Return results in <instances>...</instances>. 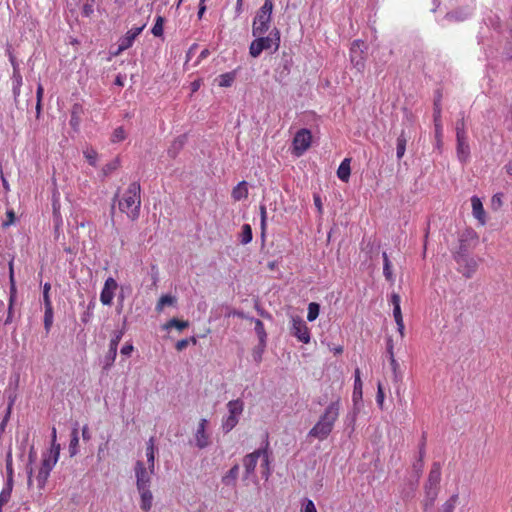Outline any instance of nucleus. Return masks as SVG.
<instances>
[{
  "label": "nucleus",
  "instance_id": "obj_1",
  "mask_svg": "<svg viewBox=\"0 0 512 512\" xmlns=\"http://www.w3.org/2000/svg\"><path fill=\"white\" fill-rule=\"evenodd\" d=\"M340 410L341 399L338 396L325 408L318 421L310 429L308 436L320 441L327 439L339 418Z\"/></svg>",
  "mask_w": 512,
  "mask_h": 512
},
{
  "label": "nucleus",
  "instance_id": "obj_2",
  "mask_svg": "<svg viewBox=\"0 0 512 512\" xmlns=\"http://www.w3.org/2000/svg\"><path fill=\"white\" fill-rule=\"evenodd\" d=\"M140 206L141 187L138 182H132L119 200V209L131 220H136L140 214Z\"/></svg>",
  "mask_w": 512,
  "mask_h": 512
},
{
  "label": "nucleus",
  "instance_id": "obj_3",
  "mask_svg": "<svg viewBox=\"0 0 512 512\" xmlns=\"http://www.w3.org/2000/svg\"><path fill=\"white\" fill-rule=\"evenodd\" d=\"M273 0H264L263 5L256 11L252 22V35L261 36L269 31L272 22Z\"/></svg>",
  "mask_w": 512,
  "mask_h": 512
},
{
  "label": "nucleus",
  "instance_id": "obj_4",
  "mask_svg": "<svg viewBox=\"0 0 512 512\" xmlns=\"http://www.w3.org/2000/svg\"><path fill=\"white\" fill-rule=\"evenodd\" d=\"M440 481H441V464L439 462H434L429 471L428 478L424 484V493H425L424 506L425 507L433 506V504L439 494Z\"/></svg>",
  "mask_w": 512,
  "mask_h": 512
},
{
  "label": "nucleus",
  "instance_id": "obj_5",
  "mask_svg": "<svg viewBox=\"0 0 512 512\" xmlns=\"http://www.w3.org/2000/svg\"><path fill=\"white\" fill-rule=\"evenodd\" d=\"M254 37L255 39L251 42L249 47V54L253 58L259 57L264 50H268L273 47L274 51H277L280 47V31L276 27H274L266 37L263 35Z\"/></svg>",
  "mask_w": 512,
  "mask_h": 512
},
{
  "label": "nucleus",
  "instance_id": "obj_6",
  "mask_svg": "<svg viewBox=\"0 0 512 512\" xmlns=\"http://www.w3.org/2000/svg\"><path fill=\"white\" fill-rule=\"evenodd\" d=\"M227 409L229 415L222 422V428L226 433L230 432L238 424V417L243 412L244 403L240 399L231 400L227 404Z\"/></svg>",
  "mask_w": 512,
  "mask_h": 512
},
{
  "label": "nucleus",
  "instance_id": "obj_7",
  "mask_svg": "<svg viewBox=\"0 0 512 512\" xmlns=\"http://www.w3.org/2000/svg\"><path fill=\"white\" fill-rule=\"evenodd\" d=\"M312 144V133L306 128H302L296 132L292 141V154L302 156Z\"/></svg>",
  "mask_w": 512,
  "mask_h": 512
},
{
  "label": "nucleus",
  "instance_id": "obj_8",
  "mask_svg": "<svg viewBox=\"0 0 512 512\" xmlns=\"http://www.w3.org/2000/svg\"><path fill=\"white\" fill-rule=\"evenodd\" d=\"M263 456V465L268 468L269 458L266 449H258L246 455L243 459L246 477L254 473L259 458Z\"/></svg>",
  "mask_w": 512,
  "mask_h": 512
},
{
  "label": "nucleus",
  "instance_id": "obj_9",
  "mask_svg": "<svg viewBox=\"0 0 512 512\" xmlns=\"http://www.w3.org/2000/svg\"><path fill=\"white\" fill-rule=\"evenodd\" d=\"M134 472H135V477H136L137 489H143L145 487H150L151 476L155 473V469L153 471H151L149 466L146 468L144 463L142 461L138 460L135 463Z\"/></svg>",
  "mask_w": 512,
  "mask_h": 512
},
{
  "label": "nucleus",
  "instance_id": "obj_10",
  "mask_svg": "<svg viewBox=\"0 0 512 512\" xmlns=\"http://www.w3.org/2000/svg\"><path fill=\"white\" fill-rule=\"evenodd\" d=\"M292 334L304 344L310 342V330L305 321L300 317L292 318Z\"/></svg>",
  "mask_w": 512,
  "mask_h": 512
},
{
  "label": "nucleus",
  "instance_id": "obj_11",
  "mask_svg": "<svg viewBox=\"0 0 512 512\" xmlns=\"http://www.w3.org/2000/svg\"><path fill=\"white\" fill-rule=\"evenodd\" d=\"M363 44V41L355 40L350 48V61L358 71H363L365 67L364 51L361 48Z\"/></svg>",
  "mask_w": 512,
  "mask_h": 512
},
{
  "label": "nucleus",
  "instance_id": "obj_12",
  "mask_svg": "<svg viewBox=\"0 0 512 512\" xmlns=\"http://www.w3.org/2000/svg\"><path fill=\"white\" fill-rule=\"evenodd\" d=\"M117 288L118 284L114 278L108 277L105 280L104 287L100 293V301L103 305L110 306L112 304Z\"/></svg>",
  "mask_w": 512,
  "mask_h": 512
},
{
  "label": "nucleus",
  "instance_id": "obj_13",
  "mask_svg": "<svg viewBox=\"0 0 512 512\" xmlns=\"http://www.w3.org/2000/svg\"><path fill=\"white\" fill-rule=\"evenodd\" d=\"M208 421L201 419L195 433L196 446L203 449L209 445V435L206 433Z\"/></svg>",
  "mask_w": 512,
  "mask_h": 512
},
{
  "label": "nucleus",
  "instance_id": "obj_14",
  "mask_svg": "<svg viewBox=\"0 0 512 512\" xmlns=\"http://www.w3.org/2000/svg\"><path fill=\"white\" fill-rule=\"evenodd\" d=\"M145 27L146 24L144 23L139 27H133L130 30H128L124 38L122 39L121 43L119 44V51H123L130 48L133 45L134 40L143 31Z\"/></svg>",
  "mask_w": 512,
  "mask_h": 512
},
{
  "label": "nucleus",
  "instance_id": "obj_15",
  "mask_svg": "<svg viewBox=\"0 0 512 512\" xmlns=\"http://www.w3.org/2000/svg\"><path fill=\"white\" fill-rule=\"evenodd\" d=\"M471 205H472V213L473 216L482 224L484 225L486 222V216H485V210L483 208L482 201L479 197L473 196L471 198Z\"/></svg>",
  "mask_w": 512,
  "mask_h": 512
},
{
  "label": "nucleus",
  "instance_id": "obj_16",
  "mask_svg": "<svg viewBox=\"0 0 512 512\" xmlns=\"http://www.w3.org/2000/svg\"><path fill=\"white\" fill-rule=\"evenodd\" d=\"M121 337H122V334L118 333L115 335V337H113L110 340L109 351H108V355H107V362L104 366V369L109 368L115 361V358L117 355V348H118V344L121 340Z\"/></svg>",
  "mask_w": 512,
  "mask_h": 512
},
{
  "label": "nucleus",
  "instance_id": "obj_17",
  "mask_svg": "<svg viewBox=\"0 0 512 512\" xmlns=\"http://www.w3.org/2000/svg\"><path fill=\"white\" fill-rule=\"evenodd\" d=\"M440 97L434 101V126H435V136L438 141H440L442 136V122H441V104Z\"/></svg>",
  "mask_w": 512,
  "mask_h": 512
},
{
  "label": "nucleus",
  "instance_id": "obj_18",
  "mask_svg": "<svg viewBox=\"0 0 512 512\" xmlns=\"http://www.w3.org/2000/svg\"><path fill=\"white\" fill-rule=\"evenodd\" d=\"M140 494V507L144 512H148L152 507L153 495L150 490V487H145L143 489H137Z\"/></svg>",
  "mask_w": 512,
  "mask_h": 512
},
{
  "label": "nucleus",
  "instance_id": "obj_19",
  "mask_svg": "<svg viewBox=\"0 0 512 512\" xmlns=\"http://www.w3.org/2000/svg\"><path fill=\"white\" fill-rule=\"evenodd\" d=\"M457 139V156L461 162H466L469 154L470 148L467 142V137L456 138Z\"/></svg>",
  "mask_w": 512,
  "mask_h": 512
},
{
  "label": "nucleus",
  "instance_id": "obj_20",
  "mask_svg": "<svg viewBox=\"0 0 512 512\" xmlns=\"http://www.w3.org/2000/svg\"><path fill=\"white\" fill-rule=\"evenodd\" d=\"M157 448L155 446V438L150 437L149 440L146 442V457H147V464L151 471L155 469V452Z\"/></svg>",
  "mask_w": 512,
  "mask_h": 512
},
{
  "label": "nucleus",
  "instance_id": "obj_21",
  "mask_svg": "<svg viewBox=\"0 0 512 512\" xmlns=\"http://www.w3.org/2000/svg\"><path fill=\"white\" fill-rule=\"evenodd\" d=\"M351 159L345 158L339 165L337 170L338 178L343 182H348L351 174L350 168Z\"/></svg>",
  "mask_w": 512,
  "mask_h": 512
},
{
  "label": "nucleus",
  "instance_id": "obj_22",
  "mask_svg": "<svg viewBox=\"0 0 512 512\" xmlns=\"http://www.w3.org/2000/svg\"><path fill=\"white\" fill-rule=\"evenodd\" d=\"M231 196L234 201H240L248 197V187L246 181H241L232 190Z\"/></svg>",
  "mask_w": 512,
  "mask_h": 512
},
{
  "label": "nucleus",
  "instance_id": "obj_23",
  "mask_svg": "<svg viewBox=\"0 0 512 512\" xmlns=\"http://www.w3.org/2000/svg\"><path fill=\"white\" fill-rule=\"evenodd\" d=\"M13 489V480L10 478L7 480L6 487H4L0 492V512H2V507L7 504L11 498Z\"/></svg>",
  "mask_w": 512,
  "mask_h": 512
},
{
  "label": "nucleus",
  "instance_id": "obj_24",
  "mask_svg": "<svg viewBox=\"0 0 512 512\" xmlns=\"http://www.w3.org/2000/svg\"><path fill=\"white\" fill-rule=\"evenodd\" d=\"M82 106L74 104L71 110L70 126L74 130H78L81 122Z\"/></svg>",
  "mask_w": 512,
  "mask_h": 512
},
{
  "label": "nucleus",
  "instance_id": "obj_25",
  "mask_svg": "<svg viewBox=\"0 0 512 512\" xmlns=\"http://www.w3.org/2000/svg\"><path fill=\"white\" fill-rule=\"evenodd\" d=\"M408 141V137L404 130L401 131L400 135L397 138V147H396V156L400 160L406 151V144Z\"/></svg>",
  "mask_w": 512,
  "mask_h": 512
},
{
  "label": "nucleus",
  "instance_id": "obj_26",
  "mask_svg": "<svg viewBox=\"0 0 512 512\" xmlns=\"http://www.w3.org/2000/svg\"><path fill=\"white\" fill-rule=\"evenodd\" d=\"M44 308H45L44 319H43L44 328H45L46 334H49L51 327L53 325V321H54L53 305L44 306Z\"/></svg>",
  "mask_w": 512,
  "mask_h": 512
},
{
  "label": "nucleus",
  "instance_id": "obj_27",
  "mask_svg": "<svg viewBox=\"0 0 512 512\" xmlns=\"http://www.w3.org/2000/svg\"><path fill=\"white\" fill-rule=\"evenodd\" d=\"M465 268L462 270L463 276L470 278L477 270V261L473 258H465Z\"/></svg>",
  "mask_w": 512,
  "mask_h": 512
},
{
  "label": "nucleus",
  "instance_id": "obj_28",
  "mask_svg": "<svg viewBox=\"0 0 512 512\" xmlns=\"http://www.w3.org/2000/svg\"><path fill=\"white\" fill-rule=\"evenodd\" d=\"M239 473V466L235 464L223 477L222 481L226 485H235Z\"/></svg>",
  "mask_w": 512,
  "mask_h": 512
},
{
  "label": "nucleus",
  "instance_id": "obj_29",
  "mask_svg": "<svg viewBox=\"0 0 512 512\" xmlns=\"http://www.w3.org/2000/svg\"><path fill=\"white\" fill-rule=\"evenodd\" d=\"M235 80V74L233 72H227L219 75L217 78L218 85L220 87H230Z\"/></svg>",
  "mask_w": 512,
  "mask_h": 512
},
{
  "label": "nucleus",
  "instance_id": "obj_30",
  "mask_svg": "<svg viewBox=\"0 0 512 512\" xmlns=\"http://www.w3.org/2000/svg\"><path fill=\"white\" fill-rule=\"evenodd\" d=\"M50 476V472L43 468H39L38 473L36 475L37 486L39 490H43L46 486L47 480Z\"/></svg>",
  "mask_w": 512,
  "mask_h": 512
},
{
  "label": "nucleus",
  "instance_id": "obj_31",
  "mask_svg": "<svg viewBox=\"0 0 512 512\" xmlns=\"http://www.w3.org/2000/svg\"><path fill=\"white\" fill-rule=\"evenodd\" d=\"M79 436L78 429L75 427L71 432V439L69 444V452L71 456H75L78 452Z\"/></svg>",
  "mask_w": 512,
  "mask_h": 512
},
{
  "label": "nucleus",
  "instance_id": "obj_32",
  "mask_svg": "<svg viewBox=\"0 0 512 512\" xmlns=\"http://www.w3.org/2000/svg\"><path fill=\"white\" fill-rule=\"evenodd\" d=\"M382 258H383V274H384L386 280L391 282V281H393L391 262H390L386 252L382 253Z\"/></svg>",
  "mask_w": 512,
  "mask_h": 512
},
{
  "label": "nucleus",
  "instance_id": "obj_33",
  "mask_svg": "<svg viewBox=\"0 0 512 512\" xmlns=\"http://www.w3.org/2000/svg\"><path fill=\"white\" fill-rule=\"evenodd\" d=\"M358 397L359 398L362 397V381H361V378H360V370L357 368L355 370V383H354V391H353V399H354V401Z\"/></svg>",
  "mask_w": 512,
  "mask_h": 512
},
{
  "label": "nucleus",
  "instance_id": "obj_34",
  "mask_svg": "<svg viewBox=\"0 0 512 512\" xmlns=\"http://www.w3.org/2000/svg\"><path fill=\"white\" fill-rule=\"evenodd\" d=\"M176 302L175 297L170 295H163L159 298L157 304H156V310L158 312H161L165 306L167 305H173Z\"/></svg>",
  "mask_w": 512,
  "mask_h": 512
},
{
  "label": "nucleus",
  "instance_id": "obj_35",
  "mask_svg": "<svg viewBox=\"0 0 512 512\" xmlns=\"http://www.w3.org/2000/svg\"><path fill=\"white\" fill-rule=\"evenodd\" d=\"M189 326V322L185 320H179L177 318L170 319L164 326L165 329H170L172 327L183 330Z\"/></svg>",
  "mask_w": 512,
  "mask_h": 512
},
{
  "label": "nucleus",
  "instance_id": "obj_36",
  "mask_svg": "<svg viewBox=\"0 0 512 512\" xmlns=\"http://www.w3.org/2000/svg\"><path fill=\"white\" fill-rule=\"evenodd\" d=\"M240 241L242 244H248L252 241L253 235H252V228L249 224H244L242 226V231L240 234Z\"/></svg>",
  "mask_w": 512,
  "mask_h": 512
},
{
  "label": "nucleus",
  "instance_id": "obj_37",
  "mask_svg": "<svg viewBox=\"0 0 512 512\" xmlns=\"http://www.w3.org/2000/svg\"><path fill=\"white\" fill-rule=\"evenodd\" d=\"M57 461V457H52V455H43L40 467L51 472Z\"/></svg>",
  "mask_w": 512,
  "mask_h": 512
},
{
  "label": "nucleus",
  "instance_id": "obj_38",
  "mask_svg": "<svg viewBox=\"0 0 512 512\" xmlns=\"http://www.w3.org/2000/svg\"><path fill=\"white\" fill-rule=\"evenodd\" d=\"M126 132L124 130V128L122 126L120 127H117L116 129H114L112 135H111V138H110V141L112 143H119V142H122L126 139Z\"/></svg>",
  "mask_w": 512,
  "mask_h": 512
},
{
  "label": "nucleus",
  "instance_id": "obj_39",
  "mask_svg": "<svg viewBox=\"0 0 512 512\" xmlns=\"http://www.w3.org/2000/svg\"><path fill=\"white\" fill-rule=\"evenodd\" d=\"M319 311H320L319 304L316 303V302H311L308 305L307 320L310 321V322L316 320V318L319 315Z\"/></svg>",
  "mask_w": 512,
  "mask_h": 512
},
{
  "label": "nucleus",
  "instance_id": "obj_40",
  "mask_svg": "<svg viewBox=\"0 0 512 512\" xmlns=\"http://www.w3.org/2000/svg\"><path fill=\"white\" fill-rule=\"evenodd\" d=\"M164 17L162 16H157L156 18V21H155V24L151 30V33L155 36V37H161L163 35V25H164Z\"/></svg>",
  "mask_w": 512,
  "mask_h": 512
},
{
  "label": "nucleus",
  "instance_id": "obj_41",
  "mask_svg": "<svg viewBox=\"0 0 512 512\" xmlns=\"http://www.w3.org/2000/svg\"><path fill=\"white\" fill-rule=\"evenodd\" d=\"M120 167V159L117 157L113 159L111 162L107 163L103 166L102 172L104 176H108L113 171L117 170Z\"/></svg>",
  "mask_w": 512,
  "mask_h": 512
},
{
  "label": "nucleus",
  "instance_id": "obj_42",
  "mask_svg": "<svg viewBox=\"0 0 512 512\" xmlns=\"http://www.w3.org/2000/svg\"><path fill=\"white\" fill-rule=\"evenodd\" d=\"M459 496L458 494H453L450 498L443 504L442 508L444 512H453L455 506L458 502Z\"/></svg>",
  "mask_w": 512,
  "mask_h": 512
},
{
  "label": "nucleus",
  "instance_id": "obj_43",
  "mask_svg": "<svg viewBox=\"0 0 512 512\" xmlns=\"http://www.w3.org/2000/svg\"><path fill=\"white\" fill-rule=\"evenodd\" d=\"M84 157L87 159L90 165L96 166L98 153L94 149H87L84 151Z\"/></svg>",
  "mask_w": 512,
  "mask_h": 512
},
{
  "label": "nucleus",
  "instance_id": "obj_44",
  "mask_svg": "<svg viewBox=\"0 0 512 512\" xmlns=\"http://www.w3.org/2000/svg\"><path fill=\"white\" fill-rule=\"evenodd\" d=\"M50 290H51V284L49 282H46L43 285V303L44 306L52 305V301L50 298Z\"/></svg>",
  "mask_w": 512,
  "mask_h": 512
},
{
  "label": "nucleus",
  "instance_id": "obj_45",
  "mask_svg": "<svg viewBox=\"0 0 512 512\" xmlns=\"http://www.w3.org/2000/svg\"><path fill=\"white\" fill-rule=\"evenodd\" d=\"M462 137H467L464 118L460 119L456 123V138L461 139Z\"/></svg>",
  "mask_w": 512,
  "mask_h": 512
},
{
  "label": "nucleus",
  "instance_id": "obj_46",
  "mask_svg": "<svg viewBox=\"0 0 512 512\" xmlns=\"http://www.w3.org/2000/svg\"><path fill=\"white\" fill-rule=\"evenodd\" d=\"M384 399H385L384 390H383L382 384L379 382L377 385L376 402L381 409L383 408Z\"/></svg>",
  "mask_w": 512,
  "mask_h": 512
},
{
  "label": "nucleus",
  "instance_id": "obj_47",
  "mask_svg": "<svg viewBox=\"0 0 512 512\" xmlns=\"http://www.w3.org/2000/svg\"><path fill=\"white\" fill-rule=\"evenodd\" d=\"M15 219H16L15 212L12 209L8 210L6 212V219L3 221L2 226L4 228L9 227L10 225H12L15 222Z\"/></svg>",
  "mask_w": 512,
  "mask_h": 512
},
{
  "label": "nucleus",
  "instance_id": "obj_48",
  "mask_svg": "<svg viewBox=\"0 0 512 512\" xmlns=\"http://www.w3.org/2000/svg\"><path fill=\"white\" fill-rule=\"evenodd\" d=\"M14 78H15L16 85L13 88V93H14L15 97H17L20 94V86L22 84V77L19 72H16L15 69H14Z\"/></svg>",
  "mask_w": 512,
  "mask_h": 512
},
{
  "label": "nucleus",
  "instance_id": "obj_49",
  "mask_svg": "<svg viewBox=\"0 0 512 512\" xmlns=\"http://www.w3.org/2000/svg\"><path fill=\"white\" fill-rule=\"evenodd\" d=\"M192 342L193 344H196V338L195 337H192L190 340L188 339H182V340H179L177 343H176V349L177 351H182L183 349H185L189 342Z\"/></svg>",
  "mask_w": 512,
  "mask_h": 512
},
{
  "label": "nucleus",
  "instance_id": "obj_50",
  "mask_svg": "<svg viewBox=\"0 0 512 512\" xmlns=\"http://www.w3.org/2000/svg\"><path fill=\"white\" fill-rule=\"evenodd\" d=\"M16 297H17V295L10 294V297H9V309H8L9 311H8V316H7L6 320H5V324H8V323H10L12 321V316H11V314H12V307H13V304H14V302L16 300Z\"/></svg>",
  "mask_w": 512,
  "mask_h": 512
},
{
  "label": "nucleus",
  "instance_id": "obj_51",
  "mask_svg": "<svg viewBox=\"0 0 512 512\" xmlns=\"http://www.w3.org/2000/svg\"><path fill=\"white\" fill-rule=\"evenodd\" d=\"M502 197L503 194L497 193L492 197L491 204L494 209H497L502 206Z\"/></svg>",
  "mask_w": 512,
  "mask_h": 512
},
{
  "label": "nucleus",
  "instance_id": "obj_52",
  "mask_svg": "<svg viewBox=\"0 0 512 512\" xmlns=\"http://www.w3.org/2000/svg\"><path fill=\"white\" fill-rule=\"evenodd\" d=\"M6 470H7V474H8V479H11L13 480V466H12V456L11 454H8L7 456V459H6Z\"/></svg>",
  "mask_w": 512,
  "mask_h": 512
},
{
  "label": "nucleus",
  "instance_id": "obj_53",
  "mask_svg": "<svg viewBox=\"0 0 512 512\" xmlns=\"http://www.w3.org/2000/svg\"><path fill=\"white\" fill-rule=\"evenodd\" d=\"M255 330L260 337L266 336L265 331H264V325H263L262 321L259 319L255 320Z\"/></svg>",
  "mask_w": 512,
  "mask_h": 512
},
{
  "label": "nucleus",
  "instance_id": "obj_54",
  "mask_svg": "<svg viewBox=\"0 0 512 512\" xmlns=\"http://www.w3.org/2000/svg\"><path fill=\"white\" fill-rule=\"evenodd\" d=\"M303 512H317L316 507L312 500H309V499L306 500L304 507H303Z\"/></svg>",
  "mask_w": 512,
  "mask_h": 512
},
{
  "label": "nucleus",
  "instance_id": "obj_55",
  "mask_svg": "<svg viewBox=\"0 0 512 512\" xmlns=\"http://www.w3.org/2000/svg\"><path fill=\"white\" fill-rule=\"evenodd\" d=\"M386 350H387V354L389 355V357L395 356L394 355V343H393V339L391 337H389L387 339Z\"/></svg>",
  "mask_w": 512,
  "mask_h": 512
},
{
  "label": "nucleus",
  "instance_id": "obj_56",
  "mask_svg": "<svg viewBox=\"0 0 512 512\" xmlns=\"http://www.w3.org/2000/svg\"><path fill=\"white\" fill-rule=\"evenodd\" d=\"M94 12L93 6L90 4H85L82 8V15L85 17H90Z\"/></svg>",
  "mask_w": 512,
  "mask_h": 512
},
{
  "label": "nucleus",
  "instance_id": "obj_57",
  "mask_svg": "<svg viewBox=\"0 0 512 512\" xmlns=\"http://www.w3.org/2000/svg\"><path fill=\"white\" fill-rule=\"evenodd\" d=\"M389 361H390L391 369H392L395 377H397V372H398V369H399V364H398L397 360L395 359V356L389 357Z\"/></svg>",
  "mask_w": 512,
  "mask_h": 512
},
{
  "label": "nucleus",
  "instance_id": "obj_58",
  "mask_svg": "<svg viewBox=\"0 0 512 512\" xmlns=\"http://www.w3.org/2000/svg\"><path fill=\"white\" fill-rule=\"evenodd\" d=\"M10 281H11L10 294L17 295L12 265H10Z\"/></svg>",
  "mask_w": 512,
  "mask_h": 512
},
{
  "label": "nucleus",
  "instance_id": "obj_59",
  "mask_svg": "<svg viewBox=\"0 0 512 512\" xmlns=\"http://www.w3.org/2000/svg\"><path fill=\"white\" fill-rule=\"evenodd\" d=\"M425 451L424 449H421L419 452V461L418 465H415V468L417 469L418 474L422 471L423 468V457H424Z\"/></svg>",
  "mask_w": 512,
  "mask_h": 512
},
{
  "label": "nucleus",
  "instance_id": "obj_60",
  "mask_svg": "<svg viewBox=\"0 0 512 512\" xmlns=\"http://www.w3.org/2000/svg\"><path fill=\"white\" fill-rule=\"evenodd\" d=\"M393 316H394L395 321L403 319L402 312H401V306L395 305V308H393Z\"/></svg>",
  "mask_w": 512,
  "mask_h": 512
},
{
  "label": "nucleus",
  "instance_id": "obj_61",
  "mask_svg": "<svg viewBox=\"0 0 512 512\" xmlns=\"http://www.w3.org/2000/svg\"><path fill=\"white\" fill-rule=\"evenodd\" d=\"M395 322L397 324V330H398L401 338H404V336H405V333H404L405 325H404L403 319L402 320H396Z\"/></svg>",
  "mask_w": 512,
  "mask_h": 512
},
{
  "label": "nucleus",
  "instance_id": "obj_62",
  "mask_svg": "<svg viewBox=\"0 0 512 512\" xmlns=\"http://www.w3.org/2000/svg\"><path fill=\"white\" fill-rule=\"evenodd\" d=\"M59 454H60V444H57L55 442V446L52 445V448L47 455H52V457H57V459H58Z\"/></svg>",
  "mask_w": 512,
  "mask_h": 512
},
{
  "label": "nucleus",
  "instance_id": "obj_63",
  "mask_svg": "<svg viewBox=\"0 0 512 512\" xmlns=\"http://www.w3.org/2000/svg\"><path fill=\"white\" fill-rule=\"evenodd\" d=\"M133 351V345L132 344H125L121 348V354L129 356Z\"/></svg>",
  "mask_w": 512,
  "mask_h": 512
},
{
  "label": "nucleus",
  "instance_id": "obj_64",
  "mask_svg": "<svg viewBox=\"0 0 512 512\" xmlns=\"http://www.w3.org/2000/svg\"><path fill=\"white\" fill-rule=\"evenodd\" d=\"M401 298L397 293H392L391 295V304L393 305V308H395V305L400 306Z\"/></svg>",
  "mask_w": 512,
  "mask_h": 512
}]
</instances>
